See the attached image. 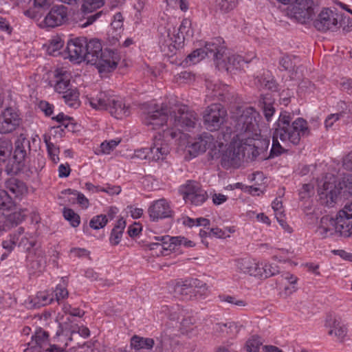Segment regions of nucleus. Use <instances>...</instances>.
Wrapping results in <instances>:
<instances>
[{
	"label": "nucleus",
	"mask_w": 352,
	"mask_h": 352,
	"mask_svg": "<svg viewBox=\"0 0 352 352\" xmlns=\"http://www.w3.org/2000/svg\"><path fill=\"white\" fill-rule=\"evenodd\" d=\"M4 186L6 190L13 201L21 200L28 193L26 184L16 177H10L5 181Z\"/></svg>",
	"instance_id": "nucleus-22"
},
{
	"label": "nucleus",
	"mask_w": 352,
	"mask_h": 352,
	"mask_svg": "<svg viewBox=\"0 0 352 352\" xmlns=\"http://www.w3.org/2000/svg\"><path fill=\"white\" fill-rule=\"evenodd\" d=\"M283 4L291 3V14L300 23H305L314 14V0H278Z\"/></svg>",
	"instance_id": "nucleus-12"
},
{
	"label": "nucleus",
	"mask_w": 352,
	"mask_h": 352,
	"mask_svg": "<svg viewBox=\"0 0 352 352\" xmlns=\"http://www.w3.org/2000/svg\"><path fill=\"white\" fill-rule=\"evenodd\" d=\"M13 146L11 140L7 138L0 139V164L6 163L11 164Z\"/></svg>",
	"instance_id": "nucleus-32"
},
{
	"label": "nucleus",
	"mask_w": 352,
	"mask_h": 352,
	"mask_svg": "<svg viewBox=\"0 0 352 352\" xmlns=\"http://www.w3.org/2000/svg\"><path fill=\"white\" fill-rule=\"evenodd\" d=\"M48 329V333L50 332L54 334L56 337L63 335V329H61V324L58 322L56 319L50 320L49 322L45 324ZM47 332V331H46Z\"/></svg>",
	"instance_id": "nucleus-52"
},
{
	"label": "nucleus",
	"mask_w": 352,
	"mask_h": 352,
	"mask_svg": "<svg viewBox=\"0 0 352 352\" xmlns=\"http://www.w3.org/2000/svg\"><path fill=\"white\" fill-rule=\"evenodd\" d=\"M91 107L96 110L108 111L117 119H122L129 115V107L118 96L109 92L101 91L95 97L89 98Z\"/></svg>",
	"instance_id": "nucleus-7"
},
{
	"label": "nucleus",
	"mask_w": 352,
	"mask_h": 352,
	"mask_svg": "<svg viewBox=\"0 0 352 352\" xmlns=\"http://www.w3.org/2000/svg\"><path fill=\"white\" fill-rule=\"evenodd\" d=\"M279 63L284 68L285 70H289L294 68V67L292 59L291 56H289V55H285L283 56L280 58Z\"/></svg>",
	"instance_id": "nucleus-61"
},
{
	"label": "nucleus",
	"mask_w": 352,
	"mask_h": 352,
	"mask_svg": "<svg viewBox=\"0 0 352 352\" xmlns=\"http://www.w3.org/2000/svg\"><path fill=\"white\" fill-rule=\"evenodd\" d=\"M179 134L173 129L164 130L155 137L152 146L142 149V152L145 154L144 157L155 162L163 160L170 153V142L177 138Z\"/></svg>",
	"instance_id": "nucleus-8"
},
{
	"label": "nucleus",
	"mask_w": 352,
	"mask_h": 352,
	"mask_svg": "<svg viewBox=\"0 0 352 352\" xmlns=\"http://www.w3.org/2000/svg\"><path fill=\"white\" fill-rule=\"evenodd\" d=\"M191 23L186 19H184L178 29V32L185 37L190 38L192 36V31L190 30Z\"/></svg>",
	"instance_id": "nucleus-54"
},
{
	"label": "nucleus",
	"mask_w": 352,
	"mask_h": 352,
	"mask_svg": "<svg viewBox=\"0 0 352 352\" xmlns=\"http://www.w3.org/2000/svg\"><path fill=\"white\" fill-rule=\"evenodd\" d=\"M342 166L345 169L352 171V151L343 157Z\"/></svg>",
	"instance_id": "nucleus-64"
},
{
	"label": "nucleus",
	"mask_w": 352,
	"mask_h": 352,
	"mask_svg": "<svg viewBox=\"0 0 352 352\" xmlns=\"http://www.w3.org/2000/svg\"><path fill=\"white\" fill-rule=\"evenodd\" d=\"M175 292L184 297V300H192L197 296L205 294L206 284L197 278L177 281L174 287Z\"/></svg>",
	"instance_id": "nucleus-10"
},
{
	"label": "nucleus",
	"mask_w": 352,
	"mask_h": 352,
	"mask_svg": "<svg viewBox=\"0 0 352 352\" xmlns=\"http://www.w3.org/2000/svg\"><path fill=\"white\" fill-rule=\"evenodd\" d=\"M341 217L342 216L340 214V212H338L336 219L329 215L322 217L320 219V224L316 230L318 234L320 235L322 238H326L330 235H332L335 232H339L340 235L345 236V232H344V231H345L346 229H341V228H339V225L340 223H338Z\"/></svg>",
	"instance_id": "nucleus-15"
},
{
	"label": "nucleus",
	"mask_w": 352,
	"mask_h": 352,
	"mask_svg": "<svg viewBox=\"0 0 352 352\" xmlns=\"http://www.w3.org/2000/svg\"><path fill=\"white\" fill-rule=\"evenodd\" d=\"M339 212L342 216L338 223H340L339 228L346 229L344 231L345 236H350L352 234V201L346 204L344 208Z\"/></svg>",
	"instance_id": "nucleus-30"
},
{
	"label": "nucleus",
	"mask_w": 352,
	"mask_h": 352,
	"mask_svg": "<svg viewBox=\"0 0 352 352\" xmlns=\"http://www.w3.org/2000/svg\"><path fill=\"white\" fill-rule=\"evenodd\" d=\"M19 245L25 248L28 254L30 252L34 251L36 247H40V245H37L36 238L30 234H26L23 236L19 242Z\"/></svg>",
	"instance_id": "nucleus-43"
},
{
	"label": "nucleus",
	"mask_w": 352,
	"mask_h": 352,
	"mask_svg": "<svg viewBox=\"0 0 352 352\" xmlns=\"http://www.w3.org/2000/svg\"><path fill=\"white\" fill-rule=\"evenodd\" d=\"M188 196L190 197L188 201L195 206L202 204L207 199L206 192L201 189L198 190L195 194L188 193Z\"/></svg>",
	"instance_id": "nucleus-47"
},
{
	"label": "nucleus",
	"mask_w": 352,
	"mask_h": 352,
	"mask_svg": "<svg viewBox=\"0 0 352 352\" xmlns=\"http://www.w3.org/2000/svg\"><path fill=\"white\" fill-rule=\"evenodd\" d=\"M65 219L70 222L73 227H77L80 224V217L70 208H65L63 210Z\"/></svg>",
	"instance_id": "nucleus-50"
},
{
	"label": "nucleus",
	"mask_w": 352,
	"mask_h": 352,
	"mask_svg": "<svg viewBox=\"0 0 352 352\" xmlns=\"http://www.w3.org/2000/svg\"><path fill=\"white\" fill-rule=\"evenodd\" d=\"M155 341L152 338L133 336L131 338V347L135 350L151 349L153 347Z\"/></svg>",
	"instance_id": "nucleus-33"
},
{
	"label": "nucleus",
	"mask_w": 352,
	"mask_h": 352,
	"mask_svg": "<svg viewBox=\"0 0 352 352\" xmlns=\"http://www.w3.org/2000/svg\"><path fill=\"white\" fill-rule=\"evenodd\" d=\"M219 298L222 302H228L238 307H245L247 305L245 300L237 299L236 297L232 296L221 295L219 296Z\"/></svg>",
	"instance_id": "nucleus-56"
},
{
	"label": "nucleus",
	"mask_w": 352,
	"mask_h": 352,
	"mask_svg": "<svg viewBox=\"0 0 352 352\" xmlns=\"http://www.w3.org/2000/svg\"><path fill=\"white\" fill-rule=\"evenodd\" d=\"M85 37H78L71 39L67 42L65 50V58H69L70 61L80 63L85 61Z\"/></svg>",
	"instance_id": "nucleus-16"
},
{
	"label": "nucleus",
	"mask_w": 352,
	"mask_h": 352,
	"mask_svg": "<svg viewBox=\"0 0 352 352\" xmlns=\"http://www.w3.org/2000/svg\"><path fill=\"white\" fill-rule=\"evenodd\" d=\"M21 123V118L18 111L12 107H8L0 113V133H12L20 126Z\"/></svg>",
	"instance_id": "nucleus-14"
},
{
	"label": "nucleus",
	"mask_w": 352,
	"mask_h": 352,
	"mask_svg": "<svg viewBox=\"0 0 352 352\" xmlns=\"http://www.w3.org/2000/svg\"><path fill=\"white\" fill-rule=\"evenodd\" d=\"M85 52V61L96 65L100 73L113 71L120 59L117 52L107 48L102 50L98 38H91L89 41L86 39Z\"/></svg>",
	"instance_id": "nucleus-4"
},
{
	"label": "nucleus",
	"mask_w": 352,
	"mask_h": 352,
	"mask_svg": "<svg viewBox=\"0 0 352 352\" xmlns=\"http://www.w3.org/2000/svg\"><path fill=\"white\" fill-rule=\"evenodd\" d=\"M51 0H33V5L24 14L30 19L38 20L50 8Z\"/></svg>",
	"instance_id": "nucleus-28"
},
{
	"label": "nucleus",
	"mask_w": 352,
	"mask_h": 352,
	"mask_svg": "<svg viewBox=\"0 0 352 352\" xmlns=\"http://www.w3.org/2000/svg\"><path fill=\"white\" fill-rule=\"evenodd\" d=\"M79 93L76 88L63 95L65 102L72 108H77L80 105Z\"/></svg>",
	"instance_id": "nucleus-38"
},
{
	"label": "nucleus",
	"mask_w": 352,
	"mask_h": 352,
	"mask_svg": "<svg viewBox=\"0 0 352 352\" xmlns=\"http://www.w3.org/2000/svg\"><path fill=\"white\" fill-rule=\"evenodd\" d=\"M9 199L8 201L13 206H10L9 208L7 206H1L0 210L5 219L4 223L6 226L8 227L19 224L24 219L25 216L24 210L17 206L16 203L15 201L12 200L10 195H9Z\"/></svg>",
	"instance_id": "nucleus-17"
},
{
	"label": "nucleus",
	"mask_w": 352,
	"mask_h": 352,
	"mask_svg": "<svg viewBox=\"0 0 352 352\" xmlns=\"http://www.w3.org/2000/svg\"><path fill=\"white\" fill-rule=\"evenodd\" d=\"M239 0H216V8L222 13H227L234 10Z\"/></svg>",
	"instance_id": "nucleus-42"
},
{
	"label": "nucleus",
	"mask_w": 352,
	"mask_h": 352,
	"mask_svg": "<svg viewBox=\"0 0 352 352\" xmlns=\"http://www.w3.org/2000/svg\"><path fill=\"white\" fill-rule=\"evenodd\" d=\"M342 14L329 8H324L314 21V27L320 32H335L339 29Z\"/></svg>",
	"instance_id": "nucleus-13"
},
{
	"label": "nucleus",
	"mask_w": 352,
	"mask_h": 352,
	"mask_svg": "<svg viewBox=\"0 0 352 352\" xmlns=\"http://www.w3.org/2000/svg\"><path fill=\"white\" fill-rule=\"evenodd\" d=\"M161 311L168 316L170 320H178L182 312L178 305L173 306L163 305L161 307Z\"/></svg>",
	"instance_id": "nucleus-45"
},
{
	"label": "nucleus",
	"mask_w": 352,
	"mask_h": 352,
	"mask_svg": "<svg viewBox=\"0 0 352 352\" xmlns=\"http://www.w3.org/2000/svg\"><path fill=\"white\" fill-rule=\"evenodd\" d=\"M314 186L311 184H305L302 185V188L299 192V195L301 199H306L311 196V194L313 193Z\"/></svg>",
	"instance_id": "nucleus-59"
},
{
	"label": "nucleus",
	"mask_w": 352,
	"mask_h": 352,
	"mask_svg": "<svg viewBox=\"0 0 352 352\" xmlns=\"http://www.w3.org/2000/svg\"><path fill=\"white\" fill-rule=\"evenodd\" d=\"M55 296L57 301L64 299L68 296V291L64 285H58L54 291Z\"/></svg>",
	"instance_id": "nucleus-60"
},
{
	"label": "nucleus",
	"mask_w": 352,
	"mask_h": 352,
	"mask_svg": "<svg viewBox=\"0 0 352 352\" xmlns=\"http://www.w3.org/2000/svg\"><path fill=\"white\" fill-rule=\"evenodd\" d=\"M212 146H214L212 135L208 133H204L189 146L188 152L190 155L196 157L199 153H204L207 149L213 150L212 148Z\"/></svg>",
	"instance_id": "nucleus-24"
},
{
	"label": "nucleus",
	"mask_w": 352,
	"mask_h": 352,
	"mask_svg": "<svg viewBox=\"0 0 352 352\" xmlns=\"http://www.w3.org/2000/svg\"><path fill=\"white\" fill-rule=\"evenodd\" d=\"M67 17V8L65 6H53L45 16L44 23L48 28H55L62 25Z\"/></svg>",
	"instance_id": "nucleus-21"
},
{
	"label": "nucleus",
	"mask_w": 352,
	"mask_h": 352,
	"mask_svg": "<svg viewBox=\"0 0 352 352\" xmlns=\"http://www.w3.org/2000/svg\"><path fill=\"white\" fill-rule=\"evenodd\" d=\"M223 41L221 38H214L211 41L207 42L202 48L206 56L212 58L215 64L217 61L223 58L225 52V47L223 46Z\"/></svg>",
	"instance_id": "nucleus-26"
},
{
	"label": "nucleus",
	"mask_w": 352,
	"mask_h": 352,
	"mask_svg": "<svg viewBox=\"0 0 352 352\" xmlns=\"http://www.w3.org/2000/svg\"><path fill=\"white\" fill-rule=\"evenodd\" d=\"M78 325L77 324H72L69 322H65L63 324H61V329H63V334L68 335V333L71 334L76 333L77 331Z\"/></svg>",
	"instance_id": "nucleus-62"
},
{
	"label": "nucleus",
	"mask_w": 352,
	"mask_h": 352,
	"mask_svg": "<svg viewBox=\"0 0 352 352\" xmlns=\"http://www.w3.org/2000/svg\"><path fill=\"white\" fill-rule=\"evenodd\" d=\"M236 266L237 270L243 273L254 276H263L262 270L263 268L260 267L258 263L254 260L248 258H240L236 261ZM265 278L275 275L274 272H267V269H264Z\"/></svg>",
	"instance_id": "nucleus-18"
},
{
	"label": "nucleus",
	"mask_w": 352,
	"mask_h": 352,
	"mask_svg": "<svg viewBox=\"0 0 352 352\" xmlns=\"http://www.w3.org/2000/svg\"><path fill=\"white\" fill-rule=\"evenodd\" d=\"M207 88L212 89V96L217 98L219 100L223 102H229L230 100V94L225 91V89H227L225 86H223L222 89L220 85L208 82Z\"/></svg>",
	"instance_id": "nucleus-36"
},
{
	"label": "nucleus",
	"mask_w": 352,
	"mask_h": 352,
	"mask_svg": "<svg viewBox=\"0 0 352 352\" xmlns=\"http://www.w3.org/2000/svg\"><path fill=\"white\" fill-rule=\"evenodd\" d=\"M261 344L262 342L259 338L254 336L246 342L247 351L249 352H258Z\"/></svg>",
	"instance_id": "nucleus-57"
},
{
	"label": "nucleus",
	"mask_w": 352,
	"mask_h": 352,
	"mask_svg": "<svg viewBox=\"0 0 352 352\" xmlns=\"http://www.w3.org/2000/svg\"><path fill=\"white\" fill-rule=\"evenodd\" d=\"M108 222V219L107 218V215L100 214L96 217H94L90 222L89 226L91 228L94 230H99L100 228H104Z\"/></svg>",
	"instance_id": "nucleus-49"
},
{
	"label": "nucleus",
	"mask_w": 352,
	"mask_h": 352,
	"mask_svg": "<svg viewBox=\"0 0 352 352\" xmlns=\"http://www.w3.org/2000/svg\"><path fill=\"white\" fill-rule=\"evenodd\" d=\"M54 89L58 93L65 94L74 88L70 83L69 79H66L63 76H60L59 79L57 80Z\"/></svg>",
	"instance_id": "nucleus-44"
},
{
	"label": "nucleus",
	"mask_w": 352,
	"mask_h": 352,
	"mask_svg": "<svg viewBox=\"0 0 352 352\" xmlns=\"http://www.w3.org/2000/svg\"><path fill=\"white\" fill-rule=\"evenodd\" d=\"M12 164H7L6 171L8 174H16L25 167L30 160V141L23 134L17 137L13 147Z\"/></svg>",
	"instance_id": "nucleus-9"
},
{
	"label": "nucleus",
	"mask_w": 352,
	"mask_h": 352,
	"mask_svg": "<svg viewBox=\"0 0 352 352\" xmlns=\"http://www.w3.org/2000/svg\"><path fill=\"white\" fill-rule=\"evenodd\" d=\"M43 140L46 144L48 154L51 160L54 162L57 163L59 161L58 156L59 153V148H57L52 142H51V137L48 135H43Z\"/></svg>",
	"instance_id": "nucleus-40"
},
{
	"label": "nucleus",
	"mask_w": 352,
	"mask_h": 352,
	"mask_svg": "<svg viewBox=\"0 0 352 352\" xmlns=\"http://www.w3.org/2000/svg\"><path fill=\"white\" fill-rule=\"evenodd\" d=\"M63 45L64 42L60 37L56 36L52 38L47 48V54L53 56L60 55L61 54L60 50L63 47Z\"/></svg>",
	"instance_id": "nucleus-39"
},
{
	"label": "nucleus",
	"mask_w": 352,
	"mask_h": 352,
	"mask_svg": "<svg viewBox=\"0 0 352 352\" xmlns=\"http://www.w3.org/2000/svg\"><path fill=\"white\" fill-rule=\"evenodd\" d=\"M324 325L329 329L328 332L329 336L334 335L340 340L346 336V326L342 324L341 317L335 314L329 313L327 315Z\"/></svg>",
	"instance_id": "nucleus-20"
},
{
	"label": "nucleus",
	"mask_w": 352,
	"mask_h": 352,
	"mask_svg": "<svg viewBox=\"0 0 352 352\" xmlns=\"http://www.w3.org/2000/svg\"><path fill=\"white\" fill-rule=\"evenodd\" d=\"M173 38L170 36L169 32H167V38L161 39L160 41V47L162 52L164 53H175V51L182 46L184 41L186 37L181 35L177 32V34H173Z\"/></svg>",
	"instance_id": "nucleus-27"
},
{
	"label": "nucleus",
	"mask_w": 352,
	"mask_h": 352,
	"mask_svg": "<svg viewBox=\"0 0 352 352\" xmlns=\"http://www.w3.org/2000/svg\"><path fill=\"white\" fill-rule=\"evenodd\" d=\"M144 124L156 130L164 124L169 126L177 128L174 131L179 133L181 130L190 131L199 125V118L197 113L188 109L187 106L178 105L168 108L166 104H149L145 106L144 110Z\"/></svg>",
	"instance_id": "nucleus-1"
},
{
	"label": "nucleus",
	"mask_w": 352,
	"mask_h": 352,
	"mask_svg": "<svg viewBox=\"0 0 352 352\" xmlns=\"http://www.w3.org/2000/svg\"><path fill=\"white\" fill-rule=\"evenodd\" d=\"M319 201L322 205L333 207L338 195L348 199L352 196V175L344 177L337 186L335 182H325L318 190Z\"/></svg>",
	"instance_id": "nucleus-6"
},
{
	"label": "nucleus",
	"mask_w": 352,
	"mask_h": 352,
	"mask_svg": "<svg viewBox=\"0 0 352 352\" xmlns=\"http://www.w3.org/2000/svg\"><path fill=\"white\" fill-rule=\"evenodd\" d=\"M257 112L255 109L249 107L244 109L241 113L234 120V138L240 140L242 149L248 152V157L254 160L261 153L258 150L259 144L268 148L270 141L266 140H256L258 136V124L256 120Z\"/></svg>",
	"instance_id": "nucleus-3"
},
{
	"label": "nucleus",
	"mask_w": 352,
	"mask_h": 352,
	"mask_svg": "<svg viewBox=\"0 0 352 352\" xmlns=\"http://www.w3.org/2000/svg\"><path fill=\"white\" fill-rule=\"evenodd\" d=\"M47 338L48 332L38 328L32 337V340L28 343L27 348L23 350V352H44L45 347L49 344Z\"/></svg>",
	"instance_id": "nucleus-25"
},
{
	"label": "nucleus",
	"mask_w": 352,
	"mask_h": 352,
	"mask_svg": "<svg viewBox=\"0 0 352 352\" xmlns=\"http://www.w3.org/2000/svg\"><path fill=\"white\" fill-rule=\"evenodd\" d=\"M103 5V0H84L81 10L85 14H87L93 12Z\"/></svg>",
	"instance_id": "nucleus-41"
},
{
	"label": "nucleus",
	"mask_w": 352,
	"mask_h": 352,
	"mask_svg": "<svg viewBox=\"0 0 352 352\" xmlns=\"http://www.w3.org/2000/svg\"><path fill=\"white\" fill-rule=\"evenodd\" d=\"M243 62L242 56L239 55L223 56L221 60L217 61V67L219 70L225 69L228 72H232L241 67Z\"/></svg>",
	"instance_id": "nucleus-29"
},
{
	"label": "nucleus",
	"mask_w": 352,
	"mask_h": 352,
	"mask_svg": "<svg viewBox=\"0 0 352 352\" xmlns=\"http://www.w3.org/2000/svg\"><path fill=\"white\" fill-rule=\"evenodd\" d=\"M255 85L259 89L272 91H276L278 87L276 80L270 76H258L255 80Z\"/></svg>",
	"instance_id": "nucleus-34"
},
{
	"label": "nucleus",
	"mask_w": 352,
	"mask_h": 352,
	"mask_svg": "<svg viewBox=\"0 0 352 352\" xmlns=\"http://www.w3.org/2000/svg\"><path fill=\"white\" fill-rule=\"evenodd\" d=\"M292 115L287 111L280 113L273 133L272 146L269 157L278 156L285 151L280 144L279 140L298 145L301 137H307L311 134V128L308 126L306 120L298 118L292 121Z\"/></svg>",
	"instance_id": "nucleus-2"
},
{
	"label": "nucleus",
	"mask_w": 352,
	"mask_h": 352,
	"mask_svg": "<svg viewBox=\"0 0 352 352\" xmlns=\"http://www.w3.org/2000/svg\"><path fill=\"white\" fill-rule=\"evenodd\" d=\"M342 27V31L344 34L352 31V19L349 17H343L340 19L339 28Z\"/></svg>",
	"instance_id": "nucleus-58"
},
{
	"label": "nucleus",
	"mask_w": 352,
	"mask_h": 352,
	"mask_svg": "<svg viewBox=\"0 0 352 352\" xmlns=\"http://www.w3.org/2000/svg\"><path fill=\"white\" fill-rule=\"evenodd\" d=\"M234 136V129L232 131L230 127L223 129L217 138L225 142L231 141L230 144L222 153L216 148L209 152L212 160L221 158V165L226 169L238 168L244 157V150L242 149L240 140Z\"/></svg>",
	"instance_id": "nucleus-5"
},
{
	"label": "nucleus",
	"mask_w": 352,
	"mask_h": 352,
	"mask_svg": "<svg viewBox=\"0 0 352 352\" xmlns=\"http://www.w3.org/2000/svg\"><path fill=\"white\" fill-rule=\"evenodd\" d=\"M194 79V74L190 72L184 71L178 74L177 81L180 82H187L188 80Z\"/></svg>",
	"instance_id": "nucleus-63"
},
{
	"label": "nucleus",
	"mask_w": 352,
	"mask_h": 352,
	"mask_svg": "<svg viewBox=\"0 0 352 352\" xmlns=\"http://www.w3.org/2000/svg\"><path fill=\"white\" fill-rule=\"evenodd\" d=\"M150 218L153 221L159 219L171 217L173 211L165 199H160L154 201L148 210Z\"/></svg>",
	"instance_id": "nucleus-23"
},
{
	"label": "nucleus",
	"mask_w": 352,
	"mask_h": 352,
	"mask_svg": "<svg viewBox=\"0 0 352 352\" xmlns=\"http://www.w3.org/2000/svg\"><path fill=\"white\" fill-rule=\"evenodd\" d=\"M206 56L202 48L197 49L191 52L186 58V60L192 64H195L199 62Z\"/></svg>",
	"instance_id": "nucleus-53"
},
{
	"label": "nucleus",
	"mask_w": 352,
	"mask_h": 352,
	"mask_svg": "<svg viewBox=\"0 0 352 352\" xmlns=\"http://www.w3.org/2000/svg\"><path fill=\"white\" fill-rule=\"evenodd\" d=\"M52 298H49V296L45 292H38L36 297L31 301L33 302L34 307L45 306L51 303Z\"/></svg>",
	"instance_id": "nucleus-51"
},
{
	"label": "nucleus",
	"mask_w": 352,
	"mask_h": 352,
	"mask_svg": "<svg viewBox=\"0 0 352 352\" xmlns=\"http://www.w3.org/2000/svg\"><path fill=\"white\" fill-rule=\"evenodd\" d=\"M125 226L126 222L124 220V219L120 218V219H118L116 225L112 229L109 237V241L112 245H116L120 243Z\"/></svg>",
	"instance_id": "nucleus-35"
},
{
	"label": "nucleus",
	"mask_w": 352,
	"mask_h": 352,
	"mask_svg": "<svg viewBox=\"0 0 352 352\" xmlns=\"http://www.w3.org/2000/svg\"><path fill=\"white\" fill-rule=\"evenodd\" d=\"M185 190L184 191V199L186 202L188 201L190 197L188 196V193L195 194L201 188H199L198 184L195 182H188V184L185 186Z\"/></svg>",
	"instance_id": "nucleus-55"
},
{
	"label": "nucleus",
	"mask_w": 352,
	"mask_h": 352,
	"mask_svg": "<svg viewBox=\"0 0 352 352\" xmlns=\"http://www.w3.org/2000/svg\"><path fill=\"white\" fill-rule=\"evenodd\" d=\"M227 111L219 103H214L208 106L204 113V124L210 131H218L226 122Z\"/></svg>",
	"instance_id": "nucleus-11"
},
{
	"label": "nucleus",
	"mask_w": 352,
	"mask_h": 352,
	"mask_svg": "<svg viewBox=\"0 0 352 352\" xmlns=\"http://www.w3.org/2000/svg\"><path fill=\"white\" fill-rule=\"evenodd\" d=\"M121 142L120 139L111 140L101 143L98 152L96 154H109Z\"/></svg>",
	"instance_id": "nucleus-46"
},
{
	"label": "nucleus",
	"mask_w": 352,
	"mask_h": 352,
	"mask_svg": "<svg viewBox=\"0 0 352 352\" xmlns=\"http://www.w3.org/2000/svg\"><path fill=\"white\" fill-rule=\"evenodd\" d=\"M27 260L32 274H41L45 270L47 263L45 253L41 247H36L34 251L30 252Z\"/></svg>",
	"instance_id": "nucleus-19"
},
{
	"label": "nucleus",
	"mask_w": 352,
	"mask_h": 352,
	"mask_svg": "<svg viewBox=\"0 0 352 352\" xmlns=\"http://www.w3.org/2000/svg\"><path fill=\"white\" fill-rule=\"evenodd\" d=\"M195 323V319L191 317L184 318L181 322V331L183 334H186L190 337L197 333L196 327H192Z\"/></svg>",
	"instance_id": "nucleus-37"
},
{
	"label": "nucleus",
	"mask_w": 352,
	"mask_h": 352,
	"mask_svg": "<svg viewBox=\"0 0 352 352\" xmlns=\"http://www.w3.org/2000/svg\"><path fill=\"white\" fill-rule=\"evenodd\" d=\"M156 239L160 242L153 243L149 245L151 250L159 249L162 252V250H174V245H171L170 241L168 240H161V237H155Z\"/></svg>",
	"instance_id": "nucleus-48"
},
{
	"label": "nucleus",
	"mask_w": 352,
	"mask_h": 352,
	"mask_svg": "<svg viewBox=\"0 0 352 352\" xmlns=\"http://www.w3.org/2000/svg\"><path fill=\"white\" fill-rule=\"evenodd\" d=\"M274 99L271 94L261 95L258 101V104L263 109L265 118L267 121H270L275 112V108L273 106Z\"/></svg>",
	"instance_id": "nucleus-31"
}]
</instances>
